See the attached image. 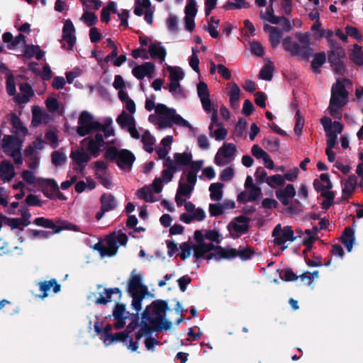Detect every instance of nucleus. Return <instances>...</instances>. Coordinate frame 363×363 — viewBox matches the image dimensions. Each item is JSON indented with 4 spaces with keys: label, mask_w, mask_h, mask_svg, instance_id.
Wrapping results in <instances>:
<instances>
[{
    "label": "nucleus",
    "mask_w": 363,
    "mask_h": 363,
    "mask_svg": "<svg viewBox=\"0 0 363 363\" xmlns=\"http://www.w3.org/2000/svg\"><path fill=\"white\" fill-rule=\"evenodd\" d=\"M32 114L33 118L31 124L33 127H37L42 122L43 112L41 108L38 106H33L32 109Z\"/></svg>",
    "instance_id": "6e6d98bb"
},
{
    "label": "nucleus",
    "mask_w": 363,
    "mask_h": 363,
    "mask_svg": "<svg viewBox=\"0 0 363 363\" xmlns=\"http://www.w3.org/2000/svg\"><path fill=\"white\" fill-rule=\"evenodd\" d=\"M347 99L341 98L340 96L335 95L331 93V98L330 101V106H336L337 108H342L347 103Z\"/></svg>",
    "instance_id": "052dcab7"
},
{
    "label": "nucleus",
    "mask_w": 363,
    "mask_h": 363,
    "mask_svg": "<svg viewBox=\"0 0 363 363\" xmlns=\"http://www.w3.org/2000/svg\"><path fill=\"white\" fill-rule=\"evenodd\" d=\"M106 243L107 246L111 254H116L118 249V245H117L116 241V235L115 233H112L106 237Z\"/></svg>",
    "instance_id": "13d9d810"
},
{
    "label": "nucleus",
    "mask_w": 363,
    "mask_h": 363,
    "mask_svg": "<svg viewBox=\"0 0 363 363\" xmlns=\"http://www.w3.org/2000/svg\"><path fill=\"white\" fill-rule=\"evenodd\" d=\"M282 31L278 28H271L269 41L272 48H276L279 44L282 38Z\"/></svg>",
    "instance_id": "79ce46f5"
},
{
    "label": "nucleus",
    "mask_w": 363,
    "mask_h": 363,
    "mask_svg": "<svg viewBox=\"0 0 363 363\" xmlns=\"http://www.w3.org/2000/svg\"><path fill=\"white\" fill-rule=\"evenodd\" d=\"M326 54L325 52H320L313 55V60L311 61V68L321 67L326 62Z\"/></svg>",
    "instance_id": "de8ad7c7"
},
{
    "label": "nucleus",
    "mask_w": 363,
    "mask_h": 363,
    "mask_svg": "<svg viewBox=\"0 0 363 363\" xmlns=\"http://www.w3.org/2000/svg\"><path fill=\"white\" fill-rule=\"evenodd\" d=\"M230 86V91L228 92L229 95V102L230 106L233 108L238 107V102L240 100V89L238 85L235 82H231L228 84Z\"/></svg>",
    "instance_id": "cd10ccee"
},
{
    "label": "nucleus",
    "mask_w": 363,
    "mask_h": 363,
    "mask_svg": "<svg viewBox=\"0 0 363 363\" xmlns=\"http://www.w3.org/2000/svg\"><path fill=\"white\" fill-rule=\"evenodd\" d=\"M43 51L39 45H28L26 42L24 36V58L30 59L35 57L38 60H40L45 56Z\"/></svg>",
    "instance_id": "6ab92c4d"
},
{
    "label": "nucleus",
    "mask_w": 363,
    "mask_h": 363,
    "mask_svg": "<svg viewBox=\"0 0 363 363\" xmlns=\"http://www.w3.org/2000/svg\"><path fill=\"white\" fill-rule=\"evenodd\" d=\"M350 58L352 62L358 66L363 65V51L362 47L358 44H354L353 50L350 54Z\"/></svg>",
    "instance_id": "e433bc0d"
},
{
    "label": "nucleus",
    "mask_w": 363,
    "mask_h": 363,
    "mask_svg": "<svg viewBox=\"0 0 363 363\" xmlns=\"http://www.w3.org/2000/svg\"><path fill=\"white\" fill-rule=\"evenodd\" d=\"M6 118L12 125L11 133L19 135L23 133V122L15 113L7 114Z\"/></svg>",
    "instance_id": "a878e982"
},
{
    "label": "nucleus",
    "mask_w": 363,
    "mask_h": 363,
    "mask_svg": "<svg viewBox=\"0 0 363 363\" xmlns=\"http://www.w3.org/2000/svg\"><path fill=\"white\" fill-rule=\"evenodd\" d=\"M111 118H108L106 120L104 124L101 123V127L99 129H96L95 131H103L105 138L113 136L114 135V129L112 127H111Z\"/></svg>",
    "instance_id": "5fc2aeb1"
},
{
    "label": "nucleus",
    "mask_w": 363,
    "mask_h": 363,
    "mask_svg": "<svg viewBox=\"0 0 363 363\" xmlns=\"http://www.w3.org/2000/svg\"><path fill=\"white\" fill-rule=\"evenodd\" d=\"M101 207L103 211H111L117 206V201L113 195L110 193H104L100 197Z\"/></svg>",
    "instance_id": "393cba45"
},
{
    "label": "nucleus",
    "mask_w": 363,
    "mask_h": 363,
    "mask_svg": "<svg viewBox=\"0 0 363 363\" xmlns=\"http://www.w3.org/2000/svg\"><path fill=\"white\" fill-rule=\"evenodd\" d=\"M223 184L220 182L213 183L209 186L210 196L211 200L219 201L223 197L222 189Z\"/></svg>",
    "instance_id": "c9c22d12"
},
{
    "label": "nucleus",
    "mask_w": 363,
    "mask_h": 363,
    "mask_svg": "<svg viewBox=\"0 0 363 363\" xmlns=\"http://www.w3.org/2000/svg\"><path fill=\"white\" fill-rule=\"evenodd\" d=\"M26 234L30 238H41L48 239L51 235H54V233L50 231H45L43 230H33L28 229L26 230Z\"/></svg>",
    "instance_id": "58836bf2"
},
{
    "label": "nucleus",
    "mask_w": 363,
    "mask_h": 363,
    "mask_svg": "<svg viewBox=\"0 0 363 363\" xmlns=\"http://www.w3.org/2000/svg\"><path fill=\"white\" fill-rule=\"evenodd\" d=\"M6 91L10 96H14L16 92V83L12 73H9L6 77Z\"/></svg>",
    "instance_id": "69168bd1"
},
{
    "label": "nucleus",
    "mask_w": 363,
    "mask_h": 363,
    "mask_svg": "<svg viewBox=\"0 0 363 363\" xmlns=\"http://www.w3.org/2000/svg\"><path fill=\"white\" fill-rule=\"evenodd\" d=\"M354 239V232L353 229L350 227L345 228L341 236V242L349 252L352 250Z\"/></svg>",
    "instance_id": "bb28decb"
},
{
    "label": "nucleus",
    "mask_w": 363,
    "mask_h": 363,
    "mask_svg": "<svg viewBox=\"0 0 363 363\" xmlns=\"http://www.w3.org/2000/svg\"><path fill=\"white\" fill-rule=\"evenodd\" d=\"M236 152V146L233 143H225L219 150L215 156V163L217 165H222L223 162L220 158L221 155L225 158L233 157Z\"/></svg>",
    "instance_id": "412c9836"
},
{
    "label": "nucleus",
    "mask_w": 363,
    "mask_h": 363,
    "mask_svg": "<svg viewBox=\"0 0 363 363\" xmlns=\"http://www.w3.org/2000/svg\"><path fill=\"white\" fill-rule=\"evenodd\" d=\"M42 179H43L36 178L33 172L24 169V182L38 186L46 185V183L40 184V181Z\"/></svg>",
    "instance_id": "a18cd8bd"
},
{
    "label": "nucleus",
    "mask_w": 363,
    "mask_h": 363,
    "mask_svg": "<svg viewBox=\"0 0 363 363\" xmlns=\"http://www.w3.org/2000/svg\"><path fill=\"white\" fill-rule=\"evenodd\" d=\"M333 91L335 95L340 96L341 98L348 99V91L340 79H337L336 83L333 85L331 93Z\"/></svg>",
    "instance_id": "37998d69"
},
{
    "label": "nucleus",
    "mask_w": 363,
    "mask_h": 363,
    "mask_svg": "<svg viewBox=\"0 0 363 363\" xmlns=\"http://www.w3.org/2000/svg\"><path fill=\"white\" fill-rule=\"evenodd\" d=\"M52 162L55 166H61L67 160V157L63 152L54 151L51 155Z\"/></svg>",
    "instance_id": "4d7b16f0"
},
{
    "label": "nucleus",
    "mask_w": 363,
    "mask_h": 363,
    "mask_svg": "<svg viewBox=\"0 0 363 363\" xmlns=\"http://www.w3.org/2000/svg\"><path fill=\"white\" fill-rule=\"evenodd\" d=\"M273 71L274 66L272 62H269V63L264 65V66L261 69L259 73V77L264 80L270 81L273 77Z\"/></svg>",
    "instance_id": "a19ab883"
},
{
    "label": "nucleus",
    "mask_w": 363,
    "mask_h": 363,
    "mask_svg": "<svg viewBox=\"0 0 363 363\" xmlns=\"http://www.w3.org/2000/svg\"><path fill=\"white\" fill-rule=\"evenodd\" d=\"M120 150L114 146L108 147L106 149L104 157L106 160L116 162L118 157Z\"/></svg>",
    "instance_id": "603ef678"
},
{
    "label": "nucleus",
    "mask_w": 363,
    "mask_h": 363,
    "mask_svg": "<svg viewBox=\"0 0 363 363\" xmlns=\"http://www.w3.org/2000/svg\"><path fill=\"white\" fill-rule=\"evenodd\" d=\"M33 223L45 228L52 229L53 230L52 233H54L55 234L59 233L64 230L74 231L79 230V228L77 225L60 219H58L56 220V222H54L53 220L50 218L38 217L33 220Z\"/></svg>",
    "instance_id": "20e7f679"
},
{
    "label": "nucleus",
    "mask_w": 363,
    "mask_h": 363,
    "mask_svg": "<svg viewBox=\"0 0 363 363\" xmlns=\"http://www.w3.org/2000/svg\"><path fill=\"white\" fill-rule=\"evenodd\" d=\"M145 308H149V313L152 311L155 317H153L154 322L164 325L165 322H170L166 319V311L169 310L168 303L166 301L158 299L152 301Z\"/></svg>",
    "instance_id": "1a4fd4ad"
},
{
    "label": "nucleus",
    "mask_w": 363,
    "mask_h": 363,
    "mask_svg": "<svg viewBox=\"0 0 363 363\" xmlns=\"http://www.w3.org/2000/svg\"><path fill=\"white\" fill-rule=\"evenodd\" d=\"M88 142L86 150L89 152L90 155L94 157H97L101 152V148L104 147L101 145H98L97 143L94 142L92 138H84L82 141V144H85Z\"/></svg>",
    "instance_id": "f704fd0d"
},
{
    "label": "nucleus",
    "mask_w": 363,
    "mask_h": 363,
    "mask_svg": "<svg viewBox=\"0 0 363 363\" xmlns=\"http://www.w3.org/2000/svg\"><path fill=\"white\" fill-rule=\"evenodd\" d=\"M295 118L296 124L294 126V132L297 135H300L304 126V118L301 116V111L299 110L296 111Z\"/></svg>",
    "instance_id": "0e129e2a"
},
{
    "label": "nucleus",
    "mask_w": 363,
    "mask_h": 363,
    "mask_svg": "<svg viewBox=\"0 0 363 363\" xmlns=\"http://www.w3.org/2000/svg\"><path fill=\"white\" fill-rule=\"evenodd\" d=\"M204 236L206 239L211 242H215L216 244H220L222 240L220 234L216 230H206Z\"/></svg>",
    "instance_id": "e2e57ef3"
},
{
    "label": "nucleus",
    "mask_w": 363,
    "mask_h": 363,
    "mask_svg": "<svg viewBox=\"0 0 363 363\" xmlns=\"http://www.w3.org/2000/svg\"><path fill=\"white\" fill-rule=\"evenodd\" d=\"M296 191L294 185L287 184L284 189L276 191V196L284 206L289 205V199L294 197Z\"/></svg>",
    "instance_id": "aec40b11"
},
{
    "label": "nucleus",
    "mask_w": 363,
    "mask_h": 363,
    "mask_svg": "<svg viewBox=\"0 0 363 363\" xmlns=\"http://www.w3.org/2000/svg\"><path fill=\"white\" fill-rule=\"evenodd\" d=\"M138 196L146 202H154L153 192L149 188L143 187L137 191Z\"/></svg>",
    "instance_id": "3c124183"
},
{
    "label": "nucleus",
    "mask_w": 363,
    "mask_h": 363,
    "mask_svg": "<svg viewBox=\"0 0 363 363\" xmlns=\"http://www.w3.org/2000/svg\"><path fill=\"white\" fill-rule=\"evenodd\" d=\"M70 158L78 166V167L75 169V171L77 172H82L91 160V157L84 151L83 147L72 150L70 153Z\"/></svg>",
    "instance_id": "9b49d317"
},
{
    "label": "nucleus",
    "mask_w": 363,
    "mask_h": 363,
    "mask_svg": "<svg viewBox=\"0 0 363 363\" xmlns=\"http://www.w3.org/2000/svg\"><path fill=\"white\" fill-rule=\"evenodd\" d=\"M116 122L123 129L125 128L128 129L129 127H131L135 124L133 116L128 114L125 111H123L122 113L117 117Z\"/></svg>",
    "instance_id": "473e14b6"
},
{
    "label": "nucleus",
    "mask_w": 363,
    "mask_h": 363,
    "mask_svg": "<svg viewBox=\"0 0 363 363\" xmlns=\"http://www.w3.org/2000/svg\"><path fill=\"white\" fill-rule=\"evenodd\" d=\"M250 220L249 217L242 215L235 217L227 225L230 237L238 239L245 234L249 230Z\"/></svg>",
    "instance_id": "423d86ee"
},
{
    "label": "nucleus",
    "mask_w": 363,
    "mask_h": 363,
    "mask_svg": "<svg viewBox=\"0 0 363 363\" xmlns=\"http://www.w3.org/2000/svg\"><path fill=\"white\" fill-rule=\"evenodd\" d=\"M295 36L301 43V59L303 60H308L313 54V49L311 47L310 34L308 33L297 32Z\"/></svg>",
    "instance_id": "9d476101"
},
{
    "label": "nucleus",
    "mask_w": 363,
    "mask_h": 363,
    "mask_svg": "<svg viewBox=\"0 0 363 363\" xmlns=\"http://www.w3.org/2000/svg\"><path fill=\"white\" fill-rule=\"evenodd\" d=\"M23 140L18 134L4 135L1 140V150L5 155L11 157L16 164L23 163L21 148Z\"/></svg>",
    "instance_id": "f03ea898"
},
{
    "label": "nucleus",
    "mask_w": 363,
    "mask_h": 363,
    "mask_svg": "<svg viewBox=\"0 0 363 363\" xmlns=\"http://www.w3.org/2000/svg\"><path fill=\"white\" fill-rule=\"evenodd\" d=\"M107 340L111 342H122L132 352H135L138 350L137 342H134L133 338L128 335L127 333L124 330L112 334Z\"/></svg>",
    "instance_id": "4468645a"
},
{
    "label": "nucleus",
    "mask_w": 363,
    "mask_h": 363,
    "mask_svg": "<svg viewBox=\"0 0 363 363\" xmlns=\"http://www.w3.org/2000/svg\"><path fill=\"white\" fill-rule=\"evenodd\" d=\"M128 291L130 295L140 294L141 291L147 293V288L143 284L140 275L135 274L131 277L128 284Z\"/></svg>",
    "instance_id": "f3484780"
},
{
    "label": "nucleus",
    "mask_w": 363,
    "mask_h": 363,
    "mask_svg": "<svg viewBox=\"0 0 363 363\" xmlns=\"http://www.w3.org/2000/svg\"><path fill=\"white\" fill-rule=\"evenodd\" d=\"M155 65L151 62H144L140 65L135 66L132 73L138 79H143L145 76L152 77L155 72Z\"/></svg>",
    "instance_id": "2eb2a0df"
},
{
    "label": "nucleus",
    "mask_w": 363,
    "mask_h": 363,
    "mask_svg": "<svg viewBox=\"0 0 363 363\" xmlns=\"http://www.w3.org/2000/svg\"><path fill=\"white\" fill-rule=\"evenodd\" d=\"M135 161V156L130 150L121 149L116 163L121 169L130 170Z\"/></svg>",
    "instance_id": "f8f14e48"
},
{
    "label": "nucleus",
    "mask_w": 363,
    "mask_h": 363,
    "mask_svg": "<svg viewBox=\"0 0 363 363\" xmlns=\"http://www.w3.org/2000/svg\"><path fill=\"white\" fill-rule=\"evenodd\" d=\"M262 145L271 152H277L280 148V140L278 138L269 136L263 139Z\"/></svg>",
    "instance_id": "2f4dec72"
},
{
    "label": "nucleus",
    "mask_w": 363,
    "mask_h": 363,
    "mask_svg": "<svg viewBox=\"0 0 363 363\" xmlns=\"http://www.w3.org/2000/svg\"><path fill=\"white\" fill-rule=\"evenodd\" d=\"M140 330L147 337L150 336L153 331L162 332L167 331L172 328L171 322H165L164 325L154 322L152 315L149 313V308H145L141 314V321L140 323Z\"/></svg>",
    "instance_id": "7ed1b4c3"
},
{
    "label": "nucleus",
    "mask_w": 363,
    "mask_h": 363,
    "mask_svg": "<svg viewBox=\"0 0 363 363\" xmlns=\"http://www.w3.org/2000/svg\"><path fill=\"white\" fill-rule=\"evenodd\" d=\"M130 296L133 298L131 306L136 311V313H138L142 308V301L144 299L145 294L144 291H141L140 294L130 295Z\"/></svg>",
    "instance_id": "09e8293b"
},
{
    "label": "nucleus",
    "mask_w": 363,
    "mask_h": 363,
    "mask_svg": "<svg viewBox=\"0 0 363 363\" xmlns=\"http://www.w3.org/2000/svg\"><path fill=\"white\" fill-rule=\"evenodd\" d=\"M81 19L84 21L88 26H92L98 22L97 16L90 11H85L82 16Z\"/></svg>",
    "instance_id": "bf43d9fd"
},
{
    "label": "nucleus",
    "mask_w": 363,
    "mask_h": 363,
    "mask_svg": "<svg viewBox=\"0 0 363 363\" xmlns=\"http://www.w3.org/2000/svg\"><path fill=\"white\" fill-rule=\"evenodd\" d=\"M141 141L143 143L144 150L149 153H152L154 150L152 146L155 140L148 130H146L143 135Z\"/></svg>",
    "instance_id": "4c0bfd02"
},
{
    "label": "nucleus",
    "mask_w": 363,
    "mask_h": 363,
    "mask_svg": "<svg viewBox=\"0 0 363 363\" xmlns=\"http://www.w3.org/2000/svg\"><path fill=\"white\" fill-rule=\"evenodd\" d=\"M18 30L20 33L15 38H13V35L10 32H6L2 35L3 41L8 43L7 48L9 50L14 49L23 41V25L19 26Z\"/></svg>",
    "instance_id": "4be33fe9"
},
{
    "label": "nucleus",
    "mask_w": 363,
    "mask_h": 363,
    "mask_svg": "<svg viewBox=\"0 0 363 363\" xmlns=\"http://www.w3.org/2000/svg\"><path fill=\"white\" fill-rule=\"evenodd\" d=\"M21 211L22 216L21 218H11L6 216H3V219L6 225L11 226L12 229L20 228L22 230L23 228L21 225H23V208L19 209Z\"/></svg>",
    "instance_id": "c03bdc74"
},
{
    "label": "nucleus",
    "mask_w": 363,
    "mask_h": 363,
    "mask_svg": "<svg viewBox=\"0 0 363 363\" xmlns=\"http://www.w3.org/2000/svg\"><path fill=\"white\" fill-rule=\"evenodd\" d=\"M194 190L192 185H189L186 183L182 182L181 180L179 182L177 194H180L183 196L190 198L191 194Z\"/></svg>",
    "instance_id": "864d4df0"
},
{
    "label": "nucleus",
    "mask_w": 363,
    "mask_h": 363,
    "mask_svg": "<svg viewBox=\"0 0 363 363\" xmlns=\"http://www.w3.org/2000/svg\"><path fill=\"white\" fill-rule=\"evenodd\" d=\"M357 185V178L355 175H350L347 181L344 184L342 188V195L345 199L352 196L355 188Z\"/></svg>",
    "instance_id": "c756f323"
},
{
    "label": "nucleus",
    "mask_w": 363,
    "mask_h": 363,
    "mask_svg": "<svg viewBox=\"0 0 363 363\" xmlns=\"http://www.w3.org/2000/svg\"><path fill=\"white\" fill-rule=\"evenodd\" d=\"M104 295L103 294H100L99 298H97L94 303L96 305H106L108 302L112 301L111 298L113 294H117L118 298L116 301H120L122 297V292L121 289L118 287L115 288H105L104 289Z\"/></svg>",
    "instance_id": "dca6fc26"
},
{
    "label": "nucleus",
    "mask_w": 363,
    "mask_h": 363,
    "mask_svg": "<svg viewBox=\"0 0 363 363\" xmlns=\"http://www.w3.org/2000/svg\"><path fill=\"white\" fill-rule=\"evenodd\" d=\"M78 124L77 133L81 137H84L101 127V123L94 120L93 116L87 111H83L80 113Z\"/></svg>",
    "instance_id": "39448f33"
},
{
    "label": "nucleus",
    "mask_w": 363,
    "mask_h": 363,
    "mask_svg": "<svg viewBox=\"0 0 363 363\" xmlns=\"http://www.w3.org/2000/svg\"><path fill=\"white\" fill-rule=\"evenodd\" d=\"M145 108L149 111L155 108V113L158 115L160 128H170L173 124L191 128V124L177 114L173 108H168L163 104H158L155 106L154 101L151 99L146 100Z\"/></svg>",
    "instance_id": "f257e3e1"
},
{
    "label": "nucleus",
    "mask_w": 363,
    "mask_h": 363,
    "mask_svg": "<svg viewBox=\"0 0 363 363\" xmlns=\"http://www.w3.org/2000/svg\"><path fill=\"white\" fill-rule=\"evenodd\" d=\"M175 160L177 168L181 169V167H187L191 164V159L193 158L192 154L190 152H184L183 153L176 152L173 156Z\"/></svg>",
    "instance_id": "7c9ffc66"
},
{
    "label": "nucleus",
    "mask_w": 363,
    "mask_h": 363,
    "mask_svg": "<svg viewBox=\"0 0 363 363\" xmlns=\"http://www.w3.org/2000/svg\"><path fill=\"white\" fill-rule=\"evenodd\" d=\"M167 69L169 72L170 81L179 82V80L184 78V73L179 67H172L169 66Z\"/></svg>",
    "instance_id": "680f3d73"
},
{
    "label": "nucleus",
    "mask_w": 363,
    "mask_h": 363,
    "mask_svg": "<svg viewBox=\"0 0 363 363\" xmlns=\"http://www.w3.org/2000/svg\"><path fill=\"white\" fill-rule=\"evenodd\" d=\"M15 175L14 167L11 162L4 160L0 163V177L4 182L11 181Z\"/></svg>",
    "instance_id": "5701e85b"
},
{
    "label": "nucleus",
    "mask_w": 363,
    "mask_h": 363,
    "mask_svg": "<svg viewBox=\"0 0 363 363\" xmlns=\"http://www.w3.org/2000/svg\"><path fill=\"white\" fill-rule=\"evenodd\" d=\"M272 237L274 238V243L276 245L281 246L286 241L293 242L297 238L294 236L292 228L289 225L284 226L281 228V224H277L272 231Z\"/></svg>",
    "instance_id": "6e6552de"
},
{
    "label": "nucleus",
    "mask_w": 363,
    "mask_h": 363,
    "mask_svg": "<svg viewBox=\"0 0 363 363\" xmlns=\"http://www.w3.org/2000/svg\"><path fill=\"white\" fill-rule=\"evenodd\" d=\"M185 16L195 17L197 13L196 0H188V3L185 6Z\"/></svg>",
    "instance_id": "774afa93"
},
{
    "label": "nucleus",
    "mask_w": 363,
    "mask_h": 363,
    "mask_svg": "<svg viewBox=\"0 0 363 363\" xmlns=\"http://www.w3.org/2000/svg\"><path fill=\"white\" fill-rule=\"evenodd\" d=\"M238 257V250L235 248L223 247L218 248V258L220 259H232Z\"/></svg>",
    "instance_id": "72a5a7b5"
},
{
    "label": "nucleus",
    "mask_w": 363,
    "mask_h": 363,
    "mask_svg": "<svg viewBox=\"0 0 363 363\" xmlns=\"http://www.w3.org/2000/svg\"><path fill=\"white\" fill-rule=\"evenodd\" d=\"M272 188H275V186H282L284 184V179L282 175L275 174L268 177L266 182Z\"/></svg>",
    "instance_id": "338daca9"
},
{
    "label": "nucleus",
    "mask_w": 363,
    "mask_h": 363,
    "mask_svg": "<svg viewBox=\"0 0 363 363\" xmlns=\"http://www.w3.org/2000/svg\"><path fill=\"white\" fill-rule=\"evenodd\" d=\"M75 28L70 19H67L64 23L62 28V40H65L68 45V50H72L76 43V37L74 35Z\"/></svg>",
    "instance_id": "ddd939ff"
},
{
    "label": "nucleus",
    "mask_w": 363,
    "mask_h": 363,
    "mask_svg": "<svg viewBox=\"0 0 363 363\" xmlns=\"http://www.w3.org/2000/svg\"><path fill=\"white\" fill-rule=\"evenodd\" d=\"M39 289L42 292L40 294L39 298L44 299L48 297V291L52 288V291L55 294H57L61 290V285L59 284L55 279H51L49 281H40L39 284Z\"/></svg>",
    "instance_id": "a211bd4d"
},
{
    "label": "nucleus",
    "mask_w": 363,
    "mask_h": 363,
    "mask_svg": "<svg viewBox=\"0 0 363 363\" xmlns=\"http://www.w3.org/2000/svg\"><path fill=\"white\" fill-rule=\"evenodd\" d=\"M282 45L284 50L289 52L292 56L298 55L301 58L300 45L294 42L291 37L287 36L284 38Z\"/></svg>",
    "instance_id": "c85d7f7f"
},
{
    "label": "nucleus",
    "mask_w": 363,
    "mask_h": 363,
    "mask_svg": "<svg viewBox=\"0 0 363 363\" xmlns=\"http://www.w3.org/2000/svg\"><path fill=\"white\" fill-rule=\"evenodd\" d=\"M328 62L335 74L343 76L346 72V67L343 62L345 51L343 48L338 50H330L328 52Z\"/></svg>",
    "instance_id": "0eeeda50"
},
{
    "label": "nucleus",
    "mask_w": 363,
    "mask_h": 363,
    "mask_svg": "<svg viewBox=\"0 0 363 363\" xmlns=\"http://www.w3.org/2000/svg\"><path fill=\"white\" fill-rule=\"evenodd\" d=\"M40 183H46V186L51 187L52 189V191H55L56 198L60 200H65V196L60 191L59 186L56 181L53 179H42L40 181Z\"/></svg>",
    "instance_id": "ea45409f"
},
{
    "label": "nucleus",
    "mask_w": 363,
    "mask_h": 363,
    "mask_svg": "<svg viewBox=\"0 0 363 363\" xmlns=\"http://www.w3.org/2000/svg\"><path fill=\"white\" fill-rule=\"evenodd\" d=\"M149 53L152 59H159L162 64L167 56V51L161 43H154L149 45Z\"/></svg>",
    "instance_id": "b1692460"
},
{
    "label": "nucleus",
    "mask_w": 363,
    "mask_h": 363,
    "mask_svg": "<svg viewBox=\"0 0 363 363\" xmlns=\"http://www.w3.org/2000/svg\"><path fill=\"white\" fill-rule=\"evenodd\" d=\"M95 176L96 178L105 188L110 189L113 187V182L111 181V178L109 175L106 174V172H96Z\"/></svg>",
    "instance_id": "8fccbe9b"
},
{
    "label": "nucleus",
    "mask_w": 363,
    "mask_h": 363,
    "mask_svg": "<svg viewBox=\"0 0 363 363\" xmlns=\"http://www.w3.org/2000/svg\"><path fill=\"white\" fill-rule=\"evenodd\" d=\"M302 211V206L299 201L295 199L289 203L286 210L287 214L290 216H294L299 214Z\"/></svg>",
    "instance_id": "49530a36"
}]
</instances>
